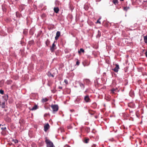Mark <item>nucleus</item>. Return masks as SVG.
<instances>
[{
    "label": "nucleus",
    "instance_id": "1",
    "mask_svg": "<svg viewBox=\"0 0 147 147\" xmlns=\"http://www.w3.org/2000/svg\"><path fill=\"white\" fill-rule=\"evenodd\" d=\"M45 142L47 144V147H55L53 143L47 138H45Z\"/></svg>",
    "mask_w": 147,
    "mask_h": 147
},
{
    "label": "nucleus",
    "instance_id": "2",
    "mask_svg": "<svg viewBox=\"0 0 147 147\" xmlns=\"http://www.w3.org/2000/svg\"><path fill=\"white\" fill-rule=\"evenodd\" d=\"M51 107L52 108L53 113L57 111L59 109V107L57 105H51Z\"/></svg>",
    "mask_w": 147,
    "mask_h": 147
},
{
    "label": "nucleus",
    "instance_id": "3",
    "mask_svg": "<svg viewBox=\"0 0 147 147\" xmlns=\"http://www.w3.org/2000/svg\"><path fill=\"white\" fill-rule=\"evenodd\" d=\"M84 100L86 102H89L91 101V100L90 99L89 96L88 95L85 96L84 97Z\"/></svg>",
    "mask_w": 147,
    "mask_h": 147
},
{
    "label": "nucleus",
    "instance_id": "4",
    "mask_svg": "<svg viewBox=\"0 0 147 147\" xmlns=\"http://www.w3.org/2000/svg\"><path fill=\"white\" fill-rule=\"evenodd\" d=\"M115 67L114 69H112L115 72H117L118 71V69H119V65L117 64H115Z\"/></svg>",
    "mask_w": 147,
    "mask_h": 147
},
{
    "label": "nucleus",
    "instance_id": "5",
    "mask_svg": "<svg viewBox=\"0 0 147 147\" xmlns=\"http://www.w3.org/2000/svg\"><path fill=\"white\" fill-rule=\"evenodd\" d=\"M55 45V42L52 44V47H50V50L51 52H53L54 50L56 49Z\"/></svg>",
    "mask_w": 147,
    "mask_h": 147
},
{
    "label": "nucleus",
    "instance_id": "6",
    "mask_svg": "<svg viewBox=\"0 0 147 147\" xmlns=\"http://www.w3.org/2000/svg\"><path fill=\"white\" fill-rule=\"evenodd\" d=\"M44 131L46 132L49 128V124L48 123L46 124L44 126Z\"/></svg>",
    "mask_w": 147,
    "mask_h": 147
},
{
    "label": "nucleus",
    "instance_id": "7",
    "mask_svg": "<svg viewBox=\"0 0 147 147\" xmlns=\"http://www.w3.org/2000/svg\"><path fill=\"white\" fill-rule=\"evenodd\" d=\"M38 109V107L37 105L36 104H35L34 106L32 108H29V109L30 111H34Z\"/></svg>",
    "mask_w": 147,
    "mask_h": 147
},
{
    "label": "nucleus",
    "instance_id": "8",
    "mask_svg": "<svg viewBox=\"0 0 147 147\" xmlns=\"http://www.w3.org/2000/svg\"><path fill=\"white\" fill-rule=\"evenodd\" d=\"M60 36V32L59 31H57L56 33V36L55 37V39L56 40H57L58 39L59 37Z\"/></svg>",
    "mask_w": 147,
    "mask_h": 147
},
{
    "label": "nucleus",
    "instance_id": "9",
    "mask_svg": "<svg viewBox=\"0 0 147 147\" xmlns=\"http://www.w3.org/2000/svg\"><path fill=\"white\" fill-rule=\"evenodd\" d=\"M54 10L55 12L57 13L59 11V9L58 7H54Z\"/></svg>",
    "mask_w": 147,
    "mask_h": 147
},
{
    "label": "nucleus",
    "instance_id": "10",
    "mask_svg": "<svg viewBox=\"0 0 147 147\" xmlns=\"http://www.w3.org/2000/svg\"><path fill=\"white\" fill-rule=\"evenodd\" d=\"M48 100V99L47 98H42V102H45L47 101Z\"/></svg>",
    "mask_w": 147,
    "mask_h": 147
},
{
    "label": "nucleus",
    "instance_id": "11",
    "mask_svg": "<svg viewBox=\"0 0 147 147\" xmlns=\"http://www.w3.org/2000/svg\"><path fill=\"white\" fill-rule=\"evenodd\" d=\"M89 140V139L88 138H85L84 140V142L85 143H87Z\"/></svg>",
    "mask_w": 147,
    "mask_h": 147
},
{
    "label": "nucleus",
    "instance_id": "12",
    "mask_svg": "<svg viewBox=\"0 0 147 147\" xmlns=\"http://www.w3.org/2000/svg\"><path fill=\"white\" fill-rule=\"evenodd\" d=\"M5 120L8 122H10L11 121V119L10 118L8 117H6L5 118Z\"/></svg>",
    "mask_w": 147,
    "mask_h": 147
},
{
    "label": "nucleus",
    "instance_id": "13",
    "mask_svg": "<svg viewBox=\"0 0 147 147\" xmlns=\"http://www.w3.org/2000/svg\"><path fill=\"white\" fill-rule=\"evenodd\" d=\"M89 113L91 115H93L94 114L95 112L94 111L90 110L89 111Z\"/></svg>",
    "mask_w": 147,
    "mask_h": 147
},
{
    "label": "nucleus",
    "instance_id": "14",
    "mask_svg": "<svg viewBox=\"0 0 147 147\" xmlns=\"http://www.w3.org/2000/svg\"><path fill=\"white\" fill-rule=\"evenodd\" d=\"M50 43V41L49 39H47L46 41V44L47 46H48Z\"/></svg>",
    "mask_w": 147,
    "mask_h": 147
},
{
    "label": "nucleus",
    "instance_id": "15",
    "mask_svg": "<svg viewBox=\"0 0 147 147\" xmlns=\"http://www.w3.org/2000/svg\"><path fill=\"white\" fill-rule=\"evenodd\" d=\"M48 75L50 77H54V76L53 74H52L51 73L49 72L48 74Z\"/></svg>",
    "mask_w": 147,
    "mask_h": 147
},
{
    "label": "nucleus",
    "instance_id": "16",
    "mask_svg": "<svg viewBox=\"0 0 147 147\" xmlns=\"http://www.w3.org/2000/svg\"><path fill=\"white\" fill-rule=\"evenodd\" d=\"M79 84L80 86L82 88L84 89V84H82V83H81L80 82H79Z\"/></svg>",
    "mask_w": 147,
    "mask_h": 147
},
{
    "label": "nucleus",
    "instance_id": "17",
    "mask_svg": "<svg viewBox=\"0 0 147 147\" xmlns=\"http://www.w3.org/2000/svg\"><path fill=\"white\" fill-rule=\"evenodd\" d=\"M144 41L145 43H147V36L144 37Z\"/></svg>",
    "mask_w": 147,
    "mask_h": 147
},
{
    "label": "nucleus",
    "instance_id": "18",
    "mask_svg": "<svg viewBox=\"0 0 147 147\" xmlns=\"http://www.w3.org/2000/svg\"><path fill=\"white\" fill-rule=\"evenodd\" d=\"M112 2L115 4L116 5L118 3V1L117 0H113Z\"/></svg>",
    "mask_w": 147,
    "mask_h": 147
},
{
    "label": "nucleus",
    "instance_id": "19",
    "mask_svg": "<svg viewBox=\"0 0 147 147\" xmlns=\"http://www.w3.org/2000/svg\"><path fill=\"white\" fill-rule=\"evenodd\" d=\"M1 107L2 108H5V102H3L1 105Z\"/></svg>",
    "mask_w": 147,
    "mask_h": 147
},
{
    "label": "nucleus",
    "instance_id": "20",
    "mask_svg": "<svg viewBox=\"0 0 147 147\" xmlns=\"http://www.w3.org/2000/svg\"><path fill=\"white\" fill-rule=\"evenodd\" d=\"M129 9V7H123V10L125 11H127Z\"/></svg>",
    "mask_w": 147,
    "mask_h": 147
},
{
    "label": "nucleus",
    "instance_id": "21",
    "mask_svg": "<svg viewBox=\"0 0 147 147\" xmlns=\"http://www.w3.org/2000/svg\"><path fill=\"white\" fill-rule=\"evenodd\" d=\"M3 98H4L5 100H7L8 98V96L7 95H6L4 96Z\"/></svg>",
    "mask_w": 147,
    "mask_h": 147
},
{
    "label": "nucleus",
    "instance_id": "22",
    "mask_svg": "<svg viewBox=\"0 0 147 147\" xmlns=\"http://www.w3.org/2000/svg\"><path fill=\"white\" fill-rule=\"evenodd\" d=\"M84 51L83 49H82V48H81L80 49V51H78V53H80L81 52L84 53Z\"/></svg>",
    "mask_w": 147,
    "mask_h": 147
},
{
    "label": "nucleus",
    "instance_id": "23",
    "mask_svg": "<svg viewBox=\"0 0 147 147\" xmlns=\"http://www.w3.org/2000/svg\"><path fill=\"white\" fill-rule=\"evenodd\" d=\"M12 141L14 142L16 144L18 143V141L17 140L15 139V140H12Z\"/></svg>",
    "mask_w": 147,
    "mask_h": 147
},
{
    "label": "nucleus",
    "instance_id": "24",
    "mask_svg": "<svg viewBox=\"0 0 147 147\" xmlns=\"http://www.w3.org/2000/svg\"><path fill=\"white\" fill-rule=\"evenodd\" d=\"M101 19V18H99V19H98V20L96 22V24H98V23H99V24H101V23H100V21L99 20Z\"/></svg>",
    "mask_w": 147,
    "mask_h": 147
},
{
    "label": "nucleus",
    "instance_id": "25",
    "mask_svg": "<svg viewBox=\"0 0 147 147\" xmlns=\"http://www.w3.org/2000/svg\"><path fill=\"white\" fill-rule=\"evenodd\" d=\"M116 89H112L111 90V93L114 94L115 93V91H116Z\"/></svg>",
    "mask_w": 147,
    "mask_h": 147
},
{
    "label": "nucleus",
    "instance_id": "26",
    "mask_svg": "<svg viewBox=\"0 0 147 147\" xmlns=\"http://www.w3.org/2000/svg\"><path fill=\"white\" fill-rule=\"evenodd\" d=\"M11 80H7V84H11Z\"/></svg>",
    "mask_w": 147,
    "mask_h": 147
},
{
    "label": "nucleus",
    "instance_id": "27",
    "mask_svg": "<svg viewBox=\"0 0 147 147\" xmlns=\"http://www.w3.org/2000/svg\"><path fill=\"white\" fill-rule=\"evenodd\" d=\"M52 83L50 82H49L48 83V85L49 86H51L52 85Z\"/></svg>",
    "mask_w": 147,
    "mask_h": 147
},
{
    "label": "nucleus",
    "instance_id": "28",
    "mask_svg": "<svg viewBox=\"0 0 147 147\" xmlns=\"http://www.w3.org/2000/svg\"><path fill=\"white\" fill-rule=\"evenodd\" d=\"M106 99L107 101H109L110 100V97H107L106 98Z\"/></svg>",
    "mask_w": 147,
    "mask_h": 147
},
{
    "label": "nucleus",
    "instance_id": "29",
    "mask_svg": "<svg viewBox=\"0 0 147 147\" xmlns=\"http://www.w3.org/2000/svg\"><path fill=\"white\" fill-rule=\"evenodd\" d=\"M34 42V41L33 40H31L30 41H29V44H32Z\"/></svg>",
    "mask_w": 147,
    "mask_h": 147
},
{
    "label": "nucleus",
    "instance_id": "30",
    "mask_svg": "<svg viewBox=\"0 0 147 147\" xmlns=\"http://www.w3.org/2000/svg\"><path fill=\"white\" fill-rule=\"evenodd\" d=\"M64 82L67 84H68V82L67 80L65 79L64 80Z\"/></svg>",
    "mask_w": 147,
    "mask_h": 147
},
{
    "label": "nucleus",
    "instance_id": "31",
    "mask_svg": "<svg viewBox=\"0 0 147 147\" xmlns=\"http://www.w3.org/2000/svg\"><path fill=\"white\" fill-rule=\"evenodd\" d=\"M80 63V62L78 60L76 62V65H79Z\"/></svg>",
    "mask_w": 147,
    "mask_h": 147
},
{
    "label": "nucleus",
    "instance_id": "32",
    "mask_svg": "<svg viewBox=\"0 0 147 147\" xmlns=\"http://www.w3.org/2000/svg\"><path fill=\"white\" fill-rule=\"evenodd\" d=\"M0 93L2 94H3V93H4L3 91L2 90H0Z\"/></svg>",
    "mask_w": 147,
    "mask_h": 147
},
{
    "label": "nucleus",
    "instance_id": "33",
    "mask_svg": "<svg viewBox=\"0 0 147 147\" xmlns=\"http://www.w3.org/2000/svg\"><path fill=\"white\" fill-rule=\"evenodd\" d=\"M96 145L95 144H93L92 145L91 147H96Z\"/></svg>",
    "mask_w": 147,
    "mask_h": 147
},
{
    "label": "nucleus",
    "instance_id": "34",
    "mask_svg": "<svg viewBox=\"0 0 147 147\" xmlns=\"http://www.w3.org/2000/svg\"><path fill=\"white\" fill-rule=\"evenodd\" d=\"M6 129V127H1V129L2 130H4L5 129Z\"/></svg>",
    "mask_w": 147,
    "mask_h": 147
},
{
    "label": "nucleus",
    "instance_id": "35",
    "mask_svg": "<svg viewBox=\"0 0 147 147\" xmlns=\"http://www.w3.org/2000/svg\"><path fill=\"white\" fill-rule=\"evenodd\" d=\"M58 88L59 89H61L62 88V87H61V86H59Z\"/></svg>",
    "mask_w": 147,
    "mask_h": 147
},
{
    "label": "nucleus",
    "instance_id": "36",
    "mask_svg": "<svg viewBox=\"0 0 147 147\" xmlns=\"http://www.w3.org/2000/svg\"><path fill=\"white\" fill-rule=\"evenodd\" d=\"M70 111L72 112V111H74V110H70Z\"/></svg>",
    "mask_w": 147,
    "mask_h": 147
},
{
    "label": "nucleus",
    "instance_id": "37",
    "mask_svg": "<svg viewBox=\"0 0 147 147\" xmlns=\"http://www.w3.org/2000/svg\"><path fill=\"white\" fill-rule=\"evenodd\" d=\"M86 80V81H89V80H88V79Z\"/></svg>",
    "mask_w": 147,
    "mask_h": 147
},
{
    "label": "nucleus",
    "instance_id": "38",
    "mask_svg": "<svg viewBox=\"0 0 147 147\" xmlns=\"http://www.w3.org/2000/svg\"><path fill=\"white\" fill-rule=\"evenodd\" d=\"M52 92H53V93H54L55 92L54 91H52Z\"/></svg>",
    "mask_w": 147,
    "mask_h": 147
},
{
    "label": "nucleus",
    "instance_id": "39",
    "mask_svg": "<svg viewBox=\"0 0 147 147\" xmlns=\"http://www.w3.org/2000/svg\"><path fill=\"white\" fill-rule=\"evenodd\" d=\"M67 146V147H70L69 146H68V145Z\"/></svg>",
    "mask_w": 147,
    "mask_h": 147
},
{
    "label": "nucleus",
    "instance_id": "40",
    "mask_svg": "<svg viewBox=\"0 0 147 147\" xmlns=\"http://www.w3.org/2000/svg\"><path fill=\"white\" fill-rule=\"evenodd\" d=\"M87 129L88 130L90 129V128H87Z\"/></svg>",
    "mask_w": 147,
    "mask_h": 147
},
{
    "label": "nucleus",
    "instance_id": "41",
    "mask_svg": "<svg viewBox=\"0 0 147 147\" xmlns=\"http://www.w3.org/2000/svg\"><path fill=\"white\" fill-rule=\"evenodd\" d=\"M43 16H45V15L44 14H43Z\"/></svg>",
    "mask_w": 147,
    "mask_h": 147
},
{
    "label": "nucleus",
    "instance_id": "42",
    "mask_svg": "<svg viewBox=\"0 0 147 147\" xmlns=\"http://www.w3.org/2000/svg\"><path fill=\"white\" fill-rule=\"evenodd\" d=\"M120 1H123L124 0H120Z\"/></svg>",
    "mask_w": 147,
    "mask_h": 147
},
{
    "label": "nucleus",
    "instance_id": "43",
    "mask_svg": "<svg viewBox=\"0 0 147 147\" xmlns=\"http://www.w3.org/2000/svg\"><path fill=\"white\" fill-rule=\"evenodd\" d=\"M144 2H147V0H146V1H144Z\"/></svg>",
    "mask_w": 147,
    "mask_h": 147
},
{
    "label": "nucleus",
    "instance_id": "44",
    "mask_svg": "<svg viewBox=\"0 0 147 147\" xmlns=\"http://www.w3.org/2000/svg\"><path fill=\"white\" fill-rule=\"evenodd\" d=\"M93 104H95V105H96V103H94Z\"/></svg>",
    "mask_w": 147,
    "mask_h": 147
}]
</instances>
